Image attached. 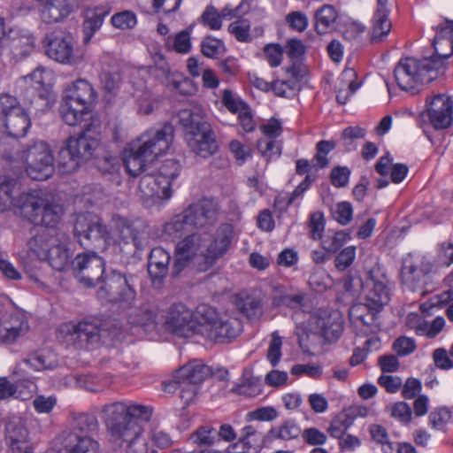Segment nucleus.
<instances>
[{
	"mask_svg": "<svg viewBox=\"0 0 453 453\" xmlns=\"http://www.w3.org/2000/svg\"><path fill=\"white\" fill-rule=\"evenodd\" d=\"M110 440L122 453H157V449L171 448L174 440L169 433L152 428L145 434L143 424L150 421L153 410L142 404L116 402L102 409Z\"/></svg>",
	"mask_w": 453,
	"mask_h": 453,
	"instance_id": "1",
	"label": "nucleus"
},
{
	"mask_svg": "<svg viewBox=\"0 0 453 453\" xmlns=\"http://www.w3.org/2000/svg\"><path fill=\"white\" fill-rule=\"evenodd\" d=\"M365 285V303H355L349 311L351 326L359 335H368L379 329L377 314L390 300V281L380 265H374L367 272Z\"/></svg>",
	"mask_w": 453,
	"mask_h": 453,
	"instance_id": "2",
	"label": "nucleus"
},
{
	"mask_svg": "<svg viewBox=\"0 0 453 453\" xmlns=\"http://www.w3.org/2000/svg\"><path fill=\"white\" fill-rule=\"evenodd\" d=\"M195 335L200 334L216 343H225L236 338L242 323L235 318L221 316L217 309L201 303L195 309Z\"/></svg>",
	"mask_w": 453,
	"mask_h": 453,
	"instance_id": "3",
	"label": "nucleus"
},
{
	"mask_svg": "<svg viewBox=\"0 0 453 453\" xmlns=\"http://www.w3.org/2000/svg\"><path fill=\"white\" fill-rule=\"evenodd\" d=\"M443 73V63L439 58L416 59L405 58L394 70L395 80L402 90H413L434 80Z\"/></svg>",
	"mask_w": 453,
	"mask_h": 453,
	"instance_id": "4",
	"label": "nucleus"
},
{
	"mask_svg": "<svg viewBox=\"0 0 453 453\" xmlns=\"http://www.w3.org/2000/svg\"><path fill=\"white\" fill-rule=\"evenodd\" d=\"M179 121L185 130V140L189 149L202 157H209L218 150L211 125L197 112L181 110Z\"/></svg>",
	"mask_w": 453,
	"mask_h": 453,
	"instance_id": "5",
	"label": "nucleus"
},
{
	"mask_svg": "<svg viewBox=\"0 0 453 453\" xmlns=\"http://www.w3.org/2000/svg\"><path fill=\"white\" fill-rule=\"evenodd\" d=\"M22 216L35 225L54 227L63 215L62 206L48 195L33 192L19 199Z\"/></svg>",
	"mask_w": 453,
	"mask_h": 453,
	"instance_id": "6",
	"label": "nucleus"
},
{
	"mask_svg": "<svg viewBox=\"0 0 453 453\" xmlns=\"http://www.w3.org/2000/svg\"><path fill=\"white\" fill-rule=\"evenodd\" d=\"M103 331L100 319L87 317L60 325L58 337L66 345L76 349H93L100 345Z\"/></svg>",
	"mask_w": 453,
	"mask_h": 453,
	"instance_id": "7",
	"label": "nucleus"
},
{
	"mask_svg": "<svg viewBox=\"0 0 453 453\" xmlns=\"http://www.w3.org/2000/svg\"><path fill=\"white\" fill-rule=\"evenodd\" d=\"M28 177L35 180H47L54 172V157L50 145L43 141L26 144L17 154Z\"/></svg>",
	"mask_w": 453,
	"mask_h": 453,
	"instance_id": "8",
	"label": "nucleus"
},
{
	"mask_svg": "<svg viewBox=\"0 0 453 453\" xmlns=\"http://www.w3.org/2000/svg\"><path fill=\"white\" fill-rule=\"evenodd\" d=\"M180 171L176 159H167L157 173H145L139 181V190L145 198L169 199L172 196V182Z\"/></svg>",
	"mask_w": 453,
	"mask_h": 453,
	"instance_id": "9",
	"label": "nucleus"
},
{
	"mask_svg": "<svg viewBox=\"0 0 453 453\" xmlns=\"http://www.w3.org/2000/svg\"><path fill=\"white\" fill-rule=\"evenodd\" d=\"M98 146V140L87 132L77 137H70L58 153V169L62 173L69 174L89 158Z\"/></svg>",
	"mask_w": 453,
	"mask_h": 453,
	"instance_id": "10",
	"label": "nucleus"
},
{
	"mask_svg": "<svg viewBox=\"0 0 453 453\" xmlns=\"http://www.w3.org/2000/svg\"><path fill=\"white\" fill-rule=\"evenodd\" d=\"M208 242L206 233H193L180 239L175 245L173 274L177 276L196 260H203V248Z\"/></svg>",
	"mask_w": 453,
	"mask_h": 453,
	"instance_id": "11",
	"label": "nucleus"
},
{
	"mask_svg": "<svg viewBox=\"0 0 453 453\" xmlns=\"http://www.w3.org/2000/svg\"><path fill=\"white\" fill-rule=\"evenodd\" d=\"M174 136V127L165 122L157 129H150L141 135L135 146L152 163L170 148Z\"/></svg>",
	"mask_w": 453,
	"mask_h": 453,
	"instance_id": "12",
	"label": "nucleus"
},
{
	"mask_svg": "<svg viewBox=\"0 0 453 453\" xmlns=\"http://www.w3.org/2000/svg\"><path fill=\"white\" fill-rule=\"evenodd\" d=\"M0 114L4 118L10 136L21 138L27 134L31 126L30 118L16 97L7 94L0 96Z\"/></svg>",
	"mask_w": 453,
	"mask_h": 453,
	"instance_id": "13",
	"label": "nucleus"
},
{
	"mask_svg": "<svg viewBox=\"0 0 453 453\" xmlns=\"http://www.w3.org/2000/svg\"><path fill=\"white\" fill-rule=\"evenodd\" d=\"M71 266L74 277L88 288L101 282L105 270L104 260L92 251L78 254Z\"/></svg>",
	"mask_w": 453,
	"mask_h": 453,
	"instance_id": "14",
	"label": "nucleus"
},
{
	"mask_svg": "<svg viewBox=\"0 0 453 453\" xmlns=\"http://www.w3.org/2000/svg\"><path fill=\"white\" fill-rule=\"evenodd\" d=\"M97 296L100 299L110 303H131L135 298V290L127 277L115 271L102 279Z\"/></svg>",
	"mask_w": 453,
	"mask_h": 453,
	"instance_id": "15",
	"label": "nucleus"
},
{
	"mask_svg": "<svg viewBox=\"0 0 453 453\" xmlns=\"http://www.w3.org/2000/svg\"><path fill=\"white\" fill-rule=\"evenodd\" d=\"M74 235L90 241L96 248L104 250L111 240L110 232L102 220L92 214H81L76 219Z\"/></svg>",
	"mask_w": 453,
	"mask_h": 453,
	"instance_id": "16",
	"label": "nucleus"
},
{
	"mask_svg": "<svg viewBox=\"0 0 453 453\" xmlns=\"http://www.w3.org/2000/svg\"><path fill=\"white\" fill-rule=\"evenodd\" d=\"M194 320L195 311L183 303H174L166 311L165 326L176 336L188 338L195 335Z\"/></svg>",
	"mask_w": 453,
	"mask_h": 453,
	"instance_id": "17",
	"label": "nucleus"
},
{
	"mask_svg": "<svg viewBox=\"0 0 453 453\" xmlns=\"http://www.w3.org/2000/svg\"><path fill=\"white\" fill-rule=\"evenodd\" d=\"M453 102L445 95H435L430 100L426 99V111L421 114L435 129L449 127L453 119Z\"/></svg>",
	"mask_w": 453,
	"mask_h": 453,
	"instance_id": "18",
	"label": "nucleus"
},
{
	"mask_svg": "<svg viewBox=\"0 0 453 453\" xmlns=\"http://www.w3.org/2000/svg\"><path fill=\"white\" fill-rule=\"evenodd\" d=\"M192 228L212 226L218 220L219 205L213 199L203 198L184 210Z\"/></svg>",
	"mask_w": 453,
	"mask_h": 453,
	"instance_id": "19",
	"label": "nucleus"
},
{
	"mask_svg": "<svg viewBox=\"0 0 453 453\" xmlns=\"http://www.w3.org/2000/svg\"><path fill=\"white\" fill-rule=\"evenodd\" d=\"M233 238V229L230 225L220 226L213 240L204 245L203 248V264L201 265V270H207L222 256H224L230 248Z\"/></svg>",
	"mask_w": 453,
	"mask_h": 453,
	"instance_id": "20",
	"label": "nucleus"
},
{
	"mask_svg": "<svg viewBox=\"0 0 453 453\" xmlns=\"http://www.w3.org/2000/svg\"><path fill=\"white\" fill-rule=\"evenodd\" d=\"M431 268L430 263H418L409 254L403 261L400 273L401 281L411 291L422 289L426 283V277L430 273Z\"/></svg>",
	"mask_w": 453,
	"mask_h": 453,
	"instance_id": "21",
	"label": "nucleus"
},
{
	"mask_svg": "<svg viewBox=\"0 0 453 453\" xmlns=\"http://www.w3.org/2000/svg\"><path fill=\"white\" fill-rule=\"evenodd\" d=\"M57 453H100V445L91 435L63 432Z\"/></svg>",
	"mask_w": 453,
	"mask_h": 453,
	"instance_id": "22",
	"label": "nucleus"
},
{
	"mask_svg": "<svg viewBox=\"0 0 453 453\" xmlns=\"http://www.w3.org/2000/svg\"><path fill=\"white\" fill-rule=\"evenodd\" d=\"M28 319L16 311L0 322V342L12 344L29 332Z\"/></svg>",
	"mask_w": 453,
	"mask_h": 453,
	"instance_id": "23",
	"label": "nucleus"
},
{
	"mask_svg": "<svg viewBox=\"0 0 453 453\" xmlns=\"http://www.w3.org/2000/svg\"><path fill=\"white\" fill-rule=\"evenodd\" d=\"M46 54L49 58L62 64L73 61V44L69 35L51 34L48 36Z\"/></svg>",
	"mask_w": 453,
	"mask_h": 453,
	"instance_id": "24",
	"label": "nucleus"
},
{
	"mask_svg": "<svg viewBox=\"0 0 453 453\" xmlns=\"http://www.w3.org/2000/svg\"><path fill=\"white\" fill-rule=\"evenodd\" d=\"M238 311L250 320H257L264 314L261 295L257 291H241L234 296Z\"/></svg>",
	"mask_w": 453,
	"mask_h": 453,
	"instance_id": "25",
	"label": "nucleus"
},
{
	"mask_svg": "<svg viewBox=\"0 0 453 453\" xmlns=\"http://www.w3.org/2000/svg\"><path fill=\"white\" fill-rule=\"evenodd\" d=\"M82 0H46L41 10L44 22H58L78 8Z\"/></svg>",
	"mask_w": 453,
	"mask_h": 453,
	"instance_id": "26",
	"label": "nucleus"
},
{
	"mask_svg": "<svg viewBox=\"0 0 453 453\" xmlns=\"http://www.w3.org/2000/svg\"><path fill=\"white\" fill-rule=\"evenodd\" d=\"M271 299L273 308L285 307L298 310L304 306L305 294L283 285H275L273 288Z\"/></svg>",
	"mask_w": 453,
	"mask_h": 453,
	"instance_id": "27",
	"label": "nucleus"
},
{
	"mask_svg": "<svg viewBox=\"0 0 453 453\" xmlns=\"http://www.w3.org/2000/svg\"><path fill=\"white\" fill-rule=\"evenodd\" d=\"M437 28V34L433 42L436 55L429 58H439L444 64V60L453 54V20L446 19L445 24L438 26Z\"/></svg>",
	"mask_w": 453,
	"mask_h": 453,
	"instance_id": "28",
	"label": "nucleus"
},
{
	"mask_svg": "<svg viewBox=\"0 0 453 453\" xmlns=\"http://www.w3.org/2000/svg\"><path fill=\"white\" fill-rule=\"evenodd\" d=\"M211 373V368L201 361L194 360L180 367L175 375L177 383L198 386Z\"/></svg>",
	"mask_w": 453,
	"mask_h": 453,
	"instance_id": "29",
	"label": "nucleus"
},
{
	"mask_svg": "<svg viewBox=\"0 0 453 453\" xmlns=\"http://www.w3.org/2000/svg\"><path fill=\"white\" fill-rule=\"evenodd\" d=\"M63 97L92 109L96 100V92L85 80H77L64 92Z\"/></svg>",
	"mask_w": 453,
	"mask_h": 453,
	"instance_id": "30",
	"label": "nucleus"
},
{
	"mask_svg": "<svg viewBox=\"0 0 453 453\" xmlns=\"http://www.w3.org/2000/svg\"><path fill=\"white\" fill-rule=\"evenodd\" d=\"M111 227L116 230L119 238L125 242H131L135 250L142 249V242L139 232L134 227L133 223L127 218L119 214H113L111 219Z\"/></svg>",
	"mask_w": 453,
	"mask_h": 453,
	"instance_id": "31",
	"label": "nucleus"
},
{
	"mask_svg": "<svg viewBox=\"0 0 453 453\" xmlns=\"http://www.w3.org/2000/svg\"><path fill=\"white\" fill-rule=\"evenodd\" d=\"M171 261L170 253L161 248L156 247L151 250L149 257L148 272L152 279L162 280L169 270Z\"/></svg>",
	"mask_w": 453,
	"mask_h": 453,
	"instance_id": "32",
	"label": "nucleus"
},
{
	"mask_svg": "<svg viewBox=\"0 0 453 453\" xmlns=\"http://www.w3.org/2000/svg\"><path fill=\"white\" fill-rule=\"evenodd\" d=\"M4 439L8 449L15 447L31 446L32 442L29 432L20 420L10 421L6 424L4 430Z\"/></svg>",
	"mask_w": 453,
	"mask_h": 453,
	"instance_id": "33",
	"label": "nucleus"
},
{
	"mask_svg": "<svg viewBox=\"0 0 453 453\" xmlns=\"http://www.w3.org/2000/svg\"><path fill=\"white\" fill-rule=\"evenodd\" d=\"M92 109L81 104L74 103L62 96L59 107L61 117L68 126H76L81 123Z\"/></svg>",
	"mask_w": 453,
	"mask_h": 453,
	"instance_id": "34",
	"label": "nucleus"
},
{
	"mask_svg": "<svg viewBox=\"0 0 453 453\" xmlns=\"http://www.w3.org/2000/svg\"><path fill=\"white\" fill-rule=\"evenodd\" d=\"M58 241L52 231L43 229L35 234L27 244L29 250L35 254L39 260H44L45 257L49 255L50 250H51L52 246H54Z\"/></svg>",
	"mask_w": 453,
	"mask_h": 453,
	"instance_id": "35",
	"label": "nucleus"
},
{
	"mask_svg": "<svg viewBox=\"0 0 453 453\" xmlns=\"http://www.w3.org/2000/svg\"><path fill=\"white\" fill-rule=\"evenodd\" d=\"M391 28L392 25L388 19V11L387 7H378L372 19L370 42L372 43L383 42L390 33Z\"/></svg>",
	"mask_w": 453,
	"mask_h": 453,
	"instance_id": "36",
	"label": "nucleus"
},
{
	"mask_svg": "<svg viewBox=\"0 0 453 453\" xmlns=\"http://www.w3.org/2000/svg\"><path fill=\"white\" fill-rule=\"evenodd\" d=\"M321 334L327 341L338 339L343 331V322L338 313L319 317L317 321Z\"/></svg>",
	"mask_w": 453,
	"mask_h": 453,
	"instance_id": "37",
	"label": "nucleus"
},
{
	"mask_svg": "<svg viewBox=\"0 0 453 453\" xmlns=\"http://www.w3.org/2000/svg\"><path fill=\"white\" fill-rule=\"evenodd\" d=\"M152 162L145 157V155L133 144L129 151L124 157V164L127 173L133 177H136L142 173L146 166Z\"/></svg>",
	"mask_w": 453,
	"mask_h": 453,
	"instance_id": "38",
	"label": "nucleus"
},
{
	"mask_svg": "<svg viewBox=\"0 0 453 453\" xmlns=\"http://www.w3.org/2000/svg\"><path fill=\"white\" fill-rule=\"evenodd\" d=\"M71 257L69 249L58 241L44 260H47L54 270L63 272L69 266Z\"/></svg>",
	"mask_w": 453,
	"mask_h": 453,
	"instance_id": "39",
	"label": "nucleus"
},
{
	"mask_svg": "<svg viewBox=\"0 0 453 453\" xmlns=\"http://www.w3.org/2000/svg\"><path fill=\"white\" fill-rule=\"evenodd\" d=\"M191 225L183 211L181 213L173 216L164 226V234L165 237L175 240L180 238L184 234L191 229Z\"/></svg>",
	"mask_w": 453,
	"mask_h": 453,
	"instance_id": "40",
	"label": "nucleus"
},
{
	"mask_svg": "<svg viewBox=\"0 0 453 453\" xmlns=\"http://www.w3.org/2000/svg\"><path fill=\"white\" fill-rule=\"evenodd\" d=\"M98 429V422L95 415L80 413L73 417L72 429L65 433H75L80 435H91Z\"/></svg>",
	"mask_w": 453,
	"mask_h": 453,
	"instance_id": "41",
	"label": "nucleus"
},
{
	"mask_svg": "<svg viewBox=\"0 0 453 453\" xmlns=\"http://www.w3.org/2000/svg\"><path fill=\"white\" fill-rule=\"evenodd\" d=\"M108 14V11L102 7H96L88 12L83 22L82 28L84 34V42L88 43L103 25L104 17Z\"/></svg>",
	"mask_w": 453,
	"mask_h": 453,
	"instance_id": "42",
	"label": "nucleus"
},
{
	"mask_svg": "<svg viewBox=\"0 0 453 453\" xmlns=\"http://www.w3.org/2000/svg\"><path fill=\"white\" fill-rule=\"evenodd\" d=\"M288 73H289L292 76L290 80L288 81H275L272 83V89L274 93L282 97H290L296 95L297 90V72L295 67H291L288 69Z\"/></svg>",
	"mask_w": 453,
	"mask_h": 453,
	"instance_id": "43",
	"label": "nucleus"
},
{
	"mask_svg": "<svg viewBox=\"0 0 453 453\" xmlns=\"http://www.w3.org/2000/svg\"><path fill=\"white\" fill-rule=\"evenodd\" d=\"M316 30L319 34L324 35L327 29L335 22L337 12L331 5H324L316 12Z\"/></svg>",
	"mask_w": 453,
	"mask_h": 453,
	"instance_id": "44",
	"label": "nucleus"
},
{
	"mask_svg": "<svg viewBox=\"0 0 453 453\" xmlns=\"http://www.w3.org/2000/svg\"><path fill=\"white\" fill-rule=\"evenodd\" d=\"M17 184L18 180L15 178L0 176V211H4L12 203V194Z\"/></svg>",
	"mask_w": 453,
	"mask_h": 453,
	"instance_id": "45",
	"label": "nucleus"
},
{
	"mask_svg": "<svg viewBox=\"0 0 453 453\" xmlns=\"http://www.w3.org/2000/svg\"><path fill=\"white\" fill-rule=\"evenodd\" d=\"M52 355L44 352H35L24 359V363L30 365L35 371H43L53 369L57 366V361L52 358Z\"/></svg>",
	"mask_w": 453,
	"mask_h": 453,
	"instance_id": "46",
	"label": "nucleus"
},
{
	"mask_svg": "<svg viewBox=\"0 0 453 453\" xmlns=\"http://www.w3.org/2000/svg\"><path fill=\"white\" fill-rule=\"evenodd\" d=\"M156 318L155 311L149 304H144L129 315V321L133 325L148 326L155 324Z\"/></svg>",
	"mask_w": 453,
	"mask_h": 453,
	"instance_id": "47",
	"label": "nucleus"
},
{
	"mask_svg": "<svg viewBox=\"0 0 453 453\" xmlns=\"http://www.w3.org/2000/svg\"><path fill=\"white\" fill-rule=\"evenodd\" d=\"M369 431L372 440L381 445L383 453H398L401 451L388 440V432L382 426L373 424L370 426Z\"/></svg>",
	"mask_w": 453,
	"mask_h": 453,
	"instance_id": "48",
	"label": "nucleus"
},
{
	"mask_svg": "<svg viewBox=\"0 0 453 453\" xmlns=\"http://www.w3.org/2000/svg\"><path fill=\"white\" fill-rule=\"evenodd\" d=\"M257 149L266 160L279 157L282 151V141L271 138H262L257 141Z\"/></svg>",
	"mask_w": 453,
	"mask_h": 453,
	"instance_id": "49",
	"label": "nucleus"
},
{
	"mask_svg": "<svg viewBox=\"0 0 453 453\" xmlns=\"http://www.w3.org/2000/svg\"><path fill=\"white\" fill-rule=\"evenodd\" d=\"M349 238V234L346 231H337L321 239V246L326 252L335 253Z\"/></svg>",
	"mask_w": 453,
	"mask_h": 453,
	"instance_id": "50",
	"label": "nucleus"
},
{
	"mask_svg": "<svg viewBox=\"0 0 453 453\" xmlns=\"http://www.w3.org/2000/svg\"><path fill=\"white\" fill-rule=\"evenodd\" d=\"M180 390V397L184 401L186 404H188L196 395L198 386L194 384L177 383L176 378L173 382L165 383V390L171 392L176 388Z\"/></svg>",
	"mask_w": 453,
	"mask_h": 453,
	"instance_id": "51",
	"label": "nucleus"
},
{
	"mask_svg": "<svg viewBox=\"0 0 453 453\" xmlns=\"http://www.w3.org/2000/svg\"><path fill=\"white\" fill-rule=\"evenodd\" d=\"M336 142L333 140H322L319 141L316 145L317 153L313 158L315 166L319 168H324L328 165V159L326 155L334 150Z\"/></svg>",
	"mask_w": 453,
	"mask_h": 453,
	"instance_id": "52",
	"label": "nucleus"
},
{
	"mask_svg": "<svg viewBox=\"0 0 453 453\" xmlns=\"http://www.w3.org/2000/svg\"><path fill=\"white\" fill-rule=\"evenodd\" d=\"M217 437V431L211 426H203L198 427L190 435L192 442L203 446L211 445Z\"/></svg>",
	"mask_w": 453,
	"mask_h": 453,
	"instance_id": "53",
	"label": "nucleus"
},
{
	"mask_svg": "<svg viewBox=\"0 0 453 453\" xmlns=\"http://www.w3.org/2000/svg\"><path fill=\"white\" fill-rule=\"evenodd\" d=\"M450 419L451 412L445 407L436 408L429 414V423L436 430L445 431V427Z\"/></svg>",
	"mask_w": 453,
	"mask_h": 453,
	"instance_id": "54",
	"label": "nucleus"
},
{
	"mask_svg": "<svg viewBox=\"0 0 453 453\" xmlns=\"http://www.w3.org/2000/svg\"><path fill=\"white\" fill-rule=\"evenodd\" d=\"M35 38L31 35H20L13 42V50L16 55L23 58L30 55L35 50Z\"/></svg>",
	"mask_w": 453,
	"mask_h": 453,
	"instance_id": "55",
	"label": "nucleus"
},
{
	"mask_svg": "<svg viewBox=\"0 0 453 453\" xmlns=\"http://www.w3.org/2000/svg\"><path fill=\"white\" fill-rule=\"evenodd\" d=\"M353 208L349 202H340L332 209L333 218L341 225H347L352 219Z\"/></svg>",
	"mask_w": 453,
	"mask_h": 453,
	"instance_id": "56",
	"label": "nucleus"
},
{
	"mask_svg": "<svg viewBox=\"0 0 453 453\" xmlns=\"http://www.w3.org/2000/svg\"><path fill=\"white\" fill-rule=\"evenodd\" d=\"M262 435L260 433L252 426H247L242 428L239 443H242L247 449H257L259 447Z\"/></svg>",
	"mask_w": 453,
	"mask_h": 453,
	"instance_id": "57",
	"label": "nucleus"
},
{
	"mask_svg": "<svg viewBox=\"0 0 453 453\" xmlns=\"http://www.w3.org/2000/svg\"><path fill=\"white\" fill-rule=\"evenodd\" d=\"M282 339L275 331L271 334V341L267 350V359L273 366L278 365L281 357Z\"/></svg>",
	"mask_w": 453,
	"mask_h": 453,
	"instance_id": "58",
	"label": "nucleus"
},
{
	"mask_svg": "<svg viewBox=\"0 0 453 453\" xmlns=\"http://www.w3.org/2000/svg\"><path fill=\"white\" fill-rule=\"evenodd\" d=\"M227 30L239 42H247L251 40L250 35V24L244 19H240L230 23Z\"/></svg>",
	"mask_w": 453,
	"mask_h": 453,
	"instance_id": "59",
	"label": "nucleus"
},
{
	"mask_svg": "<svg viewBox=\"0 0 453 453\" xmlns=\"http://www.w3.org/2000/svg\"><path fill=\"white\" fill-rule=\"evenodd\" d=\"M232 392L247 397H255L261 393L259 383L252 379H246L232 388Z\"/></svg>",
	"mask_w": 453,
	"mask_h": 453,
	"instance_id": "60",
	"label": "nucleus"
},
{
	"mask_svg": "<svg viewBox=\"0 0 453 453\" xmlns=\"http://www.w3.org/2000/svg\"><path fill=\"white\" fill-rule=\"evenodd\" d=\"M365 134V129L361 127H348L342 130L341 139L342 140L345 149L349 150L352 147L353 141L357 139H363Z\"/></svg>",
	"mask_w": 453,
	"mask_h": 453,
	"instance_id": "61",
	"label": "nucleus"
},
{
	"mask_svg": "<svg viewBox=\"0 0 453 453\" xmlns=\"http://www.w3.org/2000/svg\"><path fill=\"white\" fill-rule=\"evenodd\" d=\"M201 22L209 27L211 30H219L222 27L219 12L212 5H209L205 8L201 16Z\"/></svg>",
	"mask_w": 453,
	"mask_h": 453,
	"instance_id": "62",
	"label": "nucleus"
},
{
	"mask_svg": "<svg viewBox=\"0 0 453 453\" xmlns=\"http://www.w3.org/2000/svg\"><path fill=\"white\" fill-rule=\"evenodd\" d=\"M223 49V42L211 36L205 37L201 43V51L207 58H216Z\"/></svg>",
	"mask_w": 453,
	"mask_h": 453,
	"instance_id": "63",
	"label": "nucleus"
},
{
	"mask_svg": "<svg viewBox=\"0 0 453 453\" xmlns=\"http://www.w3.org/2000/svg\"><path fill=\"white\" fill-rule=\"evenodd\" d=\"M111 24L119 29H130L136 25V17L132 12H122L111 17Z\"/></svg>",
	"mask_w": 453,
	"mask_h": 453,
	"instance_id": "64",
	"label": "nucleus"
}]
</instances>
